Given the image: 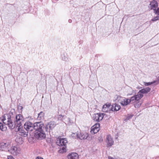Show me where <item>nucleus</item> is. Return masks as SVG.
Wrapping results in <instances>:
<instances>
[{"label":"nucleus","instance_id":"obj_17","mask_svg":"<svg viewBox=\"0 0 159 159\" xmlns=\"http://www.w3.org/2000/svg\"><path fill=\"white\" fill-rule=\"evenodd\" d=\"M17 150L16 147L13 146L10 149L8 150V151L10 152L11 153L15 154H16V152Z\"/></svg>","mask_w":159,"mask_h":159},{"label":"nucleus","instance_id":"obj_29","mask_svg":"<svg viewBox=\"0 0 159 159\" xmlns=\"http://www.w3.org/2000/svg\"><path fill=\"white\" fill-rule=\"evenodd\" d=\"M100 126V125L99 124H97L93 126L92 127H94L96 128H99V127Z\"/></svg>","mask_w":159,"mask_h":159},{"label":"nucleus","instance_id":"obj_39","mask_svg":"<svg viewBox=\"0 0 159 159\" xmlns=\"http://www.w3.org/2000/svg\"><path fill=\"white\" fill-rule=\"evenodd\" d=\"M158 19H159V17L158 16Z\"/></svg>","mask_w":159,"mask_h":159},{"label":"nucleus","instance_id":"obj_35","mask_svg":"<svg viewBox=\"0 0 159 159\" xmlns=\"http://www.w3.org/2000/svg\"><path fill=\"white\" fill-rule=\"evenodd\" d=\"M19 139L21 140V141L20 142V143H18L19 144H21L22 143V138H19Z\"/></svg>","mask_w":159,"mask_h":159},{"label":"nucleus","instance_id":"obj_26","mask_svg":"<svg viewBox=\"0 0 159 159\" xmlns=\"http://www.w3.org/2000/svg\"><path fill=\"white\" fill-rule=\"evenodd\" d=\"M133 116V115H128L127 117L125 119V120L127 121L129 120L132 118Z\"/></svg>","mask_w":159,"mask_h":159},{"label":"nucleus","instance_id":"obj_2","mask_svg":"<svg viewBox=\"0 0 159 159\" xmlns=\"http://www.w3.org/2000/svg\"><path fill=\"white\" fill-rule=\"evenodd\" d=\"M12 113L10 112L9 114H5L3 116L2 121L4 124L7 125L10 129H13L15 127L16 124L11 119V116Z\"/></svg>","mask_w":159,"mask_h":159},{"label":"nucleus","instance_id":"obj_5","mask_svg":"<svg viewBox=\"0 0 159 159\" xmlns=\"http://www.w3.org/2000/svg\"><path fill=\"white\" fill-rule=\"evenodd\" d=\"M16 120L15 123L16 124V127L17 128V127L20 128L22 127V124L23 123L24 118L21 114L16 115Z\"/></svg>","mask_w":159,"mask_h":159},{"label":"nucleus","instance_id":"obj_18","mask_svg":"<svg viewBox=\"0 0 159 159\" xmlns=\"http://www.w3.org/2000/svg\"><path fill=\"white\" fill-rule=\"evenodd\" d=\"M99 130V128H96L94 127H92L90 131L92 134H94L97 133Z\"/></svg>","mask_w":159,"mask_h":159},{"label":"nucleus","instance_id":"obj_8","mask_svg":"<svg viewBox=\"0 0 159 159\" xmlns=\"http://www.w3.org/2000/svg\"><path fill=\"white\" fill-rule=\"evenodd\" d=\"M24 127L27 131H31L34 129V124L27 121L24 124Z\"/></svg>","mask_w":159,"mask_h":159},{"label":"nucleus","instance_id":"obj_10","mask_svg":"<svg viewBox=\"0 0 159 159\" xmlns=\"http://www.w3.org/2000/svg\"><path fill=\"white\" fill-rule=\"evenodd\" d=\"M106 139V143L107 144V147H111L113 144L114 141L110 135H107Z\"/></svg>","mask_w":159,"mask_h":159},{"label":"nucleus","instance_id":"obj_34","mask_svg":"<svg viewBox=\"0 0 159 159\" xmlns=\"http://www.w3.org/2000/svg\"><path fill=\"white\" fill-rule=\"evenodd\" d=\"M35 159H43V158L41 157H37Z\"/></svg>","mask_w":159,"mask_h":159},{"label":"nucleus","instance_id":"obj_32","mask_svg":"<svg viewBox=\"0 0 159 159\" xmlns=\"http://www.w3.org/2000/svg\"><path fill=\"white\" fill-rule=\"evenodd\" d=\"M7 159H15L12 156H9L7 157Z\"/></svg>","mask_w":159,"mask_h":159},{"label":"nucleus","instance_id":"obj_6","mask_svg":"<svg viewBox=\"0 0 159 159\" xmlns=\"http://www.w3.org/2000/svg\"><path fill=\"white\" fill-rule=\"evenodd\" d=\"M67 143V142L66 139L60 138L57 139L56 143L58 146H63L62 148V150L63 151L62 152H66V145Z\"/></svg>","mask_w":159,"mask_h":159},{"label":"nucleus","instance_id":"obj_7","mask_svg":"<svg viewBox=\"0 0 159 159\" xmlns=\"http://www.w3.org/2000/svg\"><path fill=\"white\" fill-rule=\"evenodd\" d=\"M105 114L104 113H97L93 114V120L99 122L103 119Z\"/></svg>","mask_w":159,"mask_h":159},{"label":"nucleus","instance_id":"obj_24","mask_svg":"<svg viewBox=\"0 0 159 159\" xmlns=\"http://www.w3.org/2000/svg\"><path fill=\"white\" fill-rule=\"evenodd\" d=\"M116 103L113 104L111 106V111H116V110H115V108H116Z\"/></svg>","mask_w":159,"mask_h":159},{"label":"nucleus","instance_id":"obj_16","mask_svg":"<svg viewBox=\"0 0 159 159\" xmlns=\"http://www.w3.org/2000/svg\"><path fill=\"white\" fill-rule=\"evenodd\" d=\"M127 96L131 95L133 94L134 91L133 89L129 87H128L127 89Z\"/></svg>","mask_w":159,"mask_h":159},{"label":"nucleus","instance_id":"obj_12","mask_svg":"<svg viewBox=\"0 0 159 159\" xmlns=\"http://www.w3.org/2000/svg\"><path fill=\"white\" fill-rule=\"evenodd\" d=\"M111 105L109 103L104 105L102 109V111L104 112H107L111 111Z\"/></svg>","mask_w":159,"mask_h":159},{"label":"nucleus","instance_id":"obj_13","mask_svg":"<svg viewBox=\"0 0 159 159\" xmlns=\"http://www.w3.org/2000/svg\"><path fill=\"white\" fill-rule=\"evenodd\" d=\"M69 159H78V155L76 153H71L69 154L67 156Z\"/></svg>","mask_w":159,"mask_h":159},{"label":"nucleus","instance_id":"obj_15","mask_svg":"<svg viewBox=\"0 0 159 159\" xmlns=\"http://www.w3.org/2000/svg\"><path fill=\"white\" fill-rule=\"evenodd\" d=\"M46 127L48 129V127L50 129L52 130L56 126V124L54 121H50L48 122L46 125Z\"/></svg>","mask_w":159,"mask_h":159},{"label":"nucleus","instance_id":"obj_37","mask_svg":"<svg viewBox=\"0 0 159 159\" xmlns=\"http://www.w3.org/2000/svg\"><path fill=\"white\" fill-rule=\"evenodd\" d=\"M71 21H71V20H69V22L70 23L71 22Z\"/></svg>","mask_w":159,"mask_h":159},{"label":"nucleus","instance_id":"obj_30","mask_svg":"<svg viewBox=\"0 0 159 159\" xmlns=\"http://www.w3.org/2000/svg\"><path fill=\"white\" fill-rule=\"evenodd\" d=\"M157 20H158V16H156V17H154L151 20L152 21H156Z\"/></svg>","mask_w":159,"mask_h":159},{"label":"nucleus","instance_id":"obj_22","mask_svg":"<svg viewBox=\"0 0 159 159\" xmlns=\"http://www.w3.org/2000/svg\"><path fill=\"white\" fill-rule=\"evenodd\" d=\"M87 135L84 134L83 133H81L78 136V138H79L80 139H85L87 138Z\"/></svg>","mask_w":159,"mask_h":159},{"label":"nucleus","instance_id":"obj_1","mask_svg":"<svg viewBox=\"0 0 159 159\" xmlns=\"http://www.w3.org/2000/svg\"><path fill=\"white\" fill-rule=\"evenodd\" d=\"M34 129L35 130L34 133L35 137L38 139H42L46 137L45 131H47V128L45 127L41 122L34 123Z\"/></svg>","mask_w":159,"mask_h":159},{"label":"nucleus","instance_id":"obj_20","mask_svg":"<svg viewBox=\"0 0 159 159\" xmlns=\"http://www.w3.org/2000/svg\"><path fill=\"white\" fill-rule=\"evenodd\" d=\"M68 56L67 54H63L61 55V58L62 60L65 61H68L69 60Z\"/></svg>","mask_w":159,"mask_h":159},{"label":"nucleus","instance_id":"obj_27","mask_svg":"<svg viewBox=\"0 0 159 159\" xmlns=\"http://www.w3.org/2000/svg\"><path fill=\"white\" fill-rule=\"evenodd\" d=\"M155 83V81H154L151 82L145 83L144 84L146 86H148L151 84H152Z\"/></svg>","mask_w":159,"mask_h":159},{"label":"nucleus","instance_id":"obj_11","mask_svg":"<svg viewBox=\"0 0 159 159\" xmlns=\"http://www.w3.org/2000/svg\"><path fill=\"white\" fill-rule=\"evenodd\" d=\"M150 6L149 7V8L151 9H153L155 11L156 8L158 6V4L157 2L155 0H153L151 2L150 4Z\"/></svg>","mask_w":159,"mask_h":159},{"label":"nucleus","instance_id":"obj_23","mask_svg":"<svg viewBox=\"0 0 159 159\" xmlns=\"http://www.w3.org/2000/svg\"><path fill=\"white\" fill-rule=\"evenodd\" d=\"M123 99H124V98L117 95L116 100V101H117V102L121 104V102H122V100H123Z\"/></svg>","mask_w":159,"mask_h":159},{"label":"nucleus","instance_id":"obj_19","mask_svg":"<svg viewBox=\"0 0 159 159\" xmlns=\"http://www.w3.org/2000/svg\"><path fill=\"white\" fill-rule=\"evenodd\" d=\"M6 125H3L2 123L0 122V130L2 131H5L7 129Z\"/></svg>","mask_w":159,"mask_h":159},{"label":"nucleus","instance_id":"obj_33","mask_svg":"<svg viewBox=\"0 0 159 159\" xmlns=\"http://www.w3.org/2000/svg\"><path fill=\"white\" fill-rule=\"evenodd\" d=\"M75 136H78V135L76 133V134H75V133H73V134H72V135H72V137H73V136H74V137H75Z\"/></svg>","mask_w":159,"mask_h":159},{"label":"nucleus","instance_id":"obj_25","mask_svg":"<svg viewBox=\"0 0 159 159\" xmlns=\"http://www.w3.org/2000/svg\"><path fill=\"white\" fill-rule=\"evenodd\" d=\"M65 117L64 116H63L61 115H59L58 116V120L61 121H63V119Z\"/></svg>","mask_w":159,"mask_h":159},{"label":"nucleus","instance_id":"obj_28","mask_svg":"<svg viewBox=\"0 0 159 159\" xmlns=\"http://www.w3.org/2000/svg\"><path fill=\"white\" fill-rule=\"evenodd\" d=\"M120 105L116 104V108H115V110H116V111H118L120 109Z\"/></svg>","mask_w":159,"mask_h":159},{"label":"nucleus","instance_id":"obj_14","mask_svg":"<svg viewBox=\"0 0 159 159\" xmlns=\"http://www.w3.org/2000/svg\"><path fill=\"white\" fill-rule=\"evenodd\" d=\"M9 144V143L2 142L0 143V150L4 151L8 147Z\"/></svg>","mask_w":159,"mask_h":159},{"label":"nucleus","instance_id":"obj_21","mask_svg":"<svg viewBox=\"0 0 159 159\" xmlns=\"http://www.w3.org/2000/svg\"><path fill=\"white\" fill-rule=\"evenodd\" d=\"M44 113L42 111L40 112L38 115V120H41L43 119Z\"/></svg>","mask_w":159,"mask_h":159},{"label":"nucleus","instance_id":"obj_9","mask_svg":"<svg viewBox=\"0 0 159 159\" xmlns=\"http://www.w3.org/2000/svg\"><path fill=\"white\" fill-rule=\"evenodd\" d=\"M22 128L17 127V128H16V132H19V134L24 137H26L28 135V132L26 130H25L23 129Z\"/></svg>","mask_w":159,"mask_h":159},{"label":"nucleus","instance_id":"obj_38","mask_svg":"<svg viewBox=\"0 0 159 159\" xmlns=\"http://www.w3.org/2000/svg\"><path fill=\"white\" fill-rule=\"evenodd\" d=\"M18 139H16V142H18Z\"/></svg>","mask_w":159,"mask_h":159},{"label":"nucleus","instance_id":"obj_3","mask_svg":"<svg viewBox=\"0 0 159 159\" xmlns=\"http://www.w3.org/2000/svg\"><path fill=\"white\" fill-rule=\"evenodd\" d=\"M150 90L151 89L149 87L140 90L137 94L134 95L138 103L135 105V107L136 108L139 107L142 104V102L140 101V100L143 97V94L147 93L150 91Z\"/></svg>","mask_w":159,"mask_h":159},{"label":"nucleus","instance_id":"obj_4","mask_svg":"<svg viewBox=\"0 0 159 159\" xmlns=\"http://www.w3.org/2000/svg\"><path fill=\"white\" fill-rule=\"evenodd\" d=\"M122 102L121 105L123 106H125L131 102L135 103L134 106L135 104H138L134 96L131 97L130 99L124 98Z\"/></svg>","mask_w":159,"mask_h":159},{"label":"nucleus","instance_id":"obj_36","mask_svg":"<svg viewBox=\"0 0 159 159\" xmlns=\"http://www.w3.org/2000/svg\"><path fill=\"white\" fill-rule=\"evenodd\" d=\"M108 159H114L113 157H109Z\"/></svg>","mask_w":159,"mask_h":159},{"label":"nucleus","instance_id":"obj_31","mask_svg":"<svg viewBox=\"0 0 159 159\" xmlns=\"http://www.w3.org/2000/svg\"><path fill=\"white\" fill-rule=\"evenodd\" d=\"M154 12L156 14L159 15V8H157V9L155 11H154Z\"/></svg>","mask_w":159,"mask_h":159}]
</instances>
